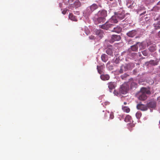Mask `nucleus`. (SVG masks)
<instances>
[{
  "mask_svg": "<svg viewBox=\"0 0 160 160\" xmlns=\"http://www.w3.org/2000/svg\"><path fill=\"white\" fill-rule=\"evenodd\" d=\"M129 75L128 74L124 73V74L122 75L121 76V77L122 79L125 80L126 78Z\"/></svg>",
  "mask_w": 160,
  "mask_h": 160,
  "instance_id": "nucleus-32",
  "label": "nucleus"
},
{
  "mask_svg": "<svg viewBox=\"0 0 160 160\" xmlns=\"http://www.w3.org/2000/svg\"><path fill=\"white\" fill-rule=\"evenodd\" d=\"M151 92L145 88H142L136 94V97L140 101H144L147 98L146 94H150Z\"/></svg>",
  "mask_w": 160,
  "mask_h": 160,
  "instance_id": "nucleus-1",
  "label": "nucleus"
},
{
  "mask_svg": "<svg viewBox=\"0 0 160 160\" xmlns=\"http://www.w3.org/2000/svg\"><path fill=\"white\" fill-rule=\"evenodd\" d=\"M159 124H160V121H159Z\"/></svg>",
  "mask_w": 160,
  "mask_h": 160,
  "instance_id": "nucleus-44",
  "label": "nucleus"
},
{
  "mask_svg": "<svg viewBox=\"0 0 160 160\" xmlns=\"http://www.w3.org/2000/svg\"><path fill=\"white\" fill-rule=\"evenodd\" d=\"M137 30H133L127 32V35L129 37L132 38L137 34Z\"/></svg>",
  "mask_w": 160,
  "mask_h": 160,
  "instance_id": "nucleus-8",
  "label": "nucleus"
},
{
  "mask_svg": "<svg viewBox=\"0 0 160 160\" xmlns=\"http://www.w3.org/2000/svg\"><path fill=\"white\" fill-rule=\"evenodd\" d=\"M122 108L124 112L127 113L129 112L130 111V108L127 107L122 106Z\"/></svg>",
  "mask_w": 160,
  "mask_h": 160,
  "instance_id": "nucleus-28",
  "label": "nucleus"
},
{
  "mask_svg": "<svg viewBox=\"0 0 160 160\" xmlns=\"http://www.w3.org/2000/svg\"><path fill=\"white\" fill-rule=\"evenodd\" d=\"M138 45H139V47H140L141 46H142V43H140V42H137L136 44L132 46L131 47V50L132 51H134V52L137 51L138 48Z\"/></svg>",
  "mask_w": 160,
  "mask_h": 160,
  "instance_id": "nucleus-7",
  "label": "nucleus"
},
{
  "mask_svg": "<svg viewBox=\"0 0 160 160\" xmlns=\"http://www.w3.org/2000/svg\"><path fill=\"white\" fill-rule=\"evenodd\" d=\"M158 36L159 38H160V31L158 33Z\"/></svg>",
  "mask_w": 160,
  "mask_h": 160,
  "instance_id": "nucleus-38",
  "label": "nucleus"
},
{
  "mask_svg": "<svg viewBox=\"0 0 160 160\" xmlns=\"http://www.w3.org/2000/svg\"><path fill=\"white\" fill-rule=\"evenodd\" d=\"M72 5H73V7L76 8L80 6L81 3L79 0H75Z\"/></svg>",
  "mask_w": 160,
  "mask_h": 160,
  "instance_id": "nucleus-22",
  "label": "nucleus"
},
{
  "mask_svg": "<svg viewBox=\"0 0 160 160\" xmlns=\"http://www.w3.org/2000/svg\"><path fill=\"white\" fill-rule=\"evenodd\" d=\"M97 15L98 17L105 18L107 16V11L105 10L99 11L97 13Z\"/></svg>",
  "mask_w": 160,
  "mask_h": 160,
  "instance_id": "nucleus-4",
  "label": "nucleus"
},
{
  "mask_svg": "<svg viewBox=\"0 0 160 160\" xmlns=\"http://www.w3.org/2000/svg\"><path fill=\"white\" fill-rule=\"evenodd\" d=\"M117 16H113L109 19V22L112 23H116L118 22Z\"/></svg>",
  "mask_w": 160,
  "mask_h": 160,
  "instance_id": "nucleus-20",
  "label": "nucleus"
},
{
  "mask_svg": "<svg viewBox=\"0 0 160 160\" xmlns=\"http://www.w3.org/2000/svg\"><path fill=\"white\" fill-rule=\"evenodd\" d=\"M137 108L138 109L142 111H146L148 109L147 105L141 103L138 104L137 106Z\"/></svg>",
  "mask_w": 160,
  "mask_h": 160,
  "instance_id": "nucleus-6",
  "label": "nucleus"
},
{
  "mask_svg": "<svg viewBox=\"0 0 160 160\" xmlns=\"http://www.w3.org/2000/svg\"><path fill=\"white\" fill-rule=\"evenodd\" d=\"M69 18L72 21H77V19L76 17L73 15L72 13H70L69 16Z\"/></svg>",
  "mask_w": 160,
  "mask_h": 160,
  "instance_id": "nucleus-25",
  "label": "nucleus"
},
{
  "mask_svg": "<svg viewBox=\"0 0 160 160\" xmlns=\"http://www.w3.org/2000/svg\"><path fill=\"white\" fill-rule=\"evenodd\" d=\"M148 108H155L156 106V102L154 101H150L147 104Z\"/></svg>",
  "mask_w": 160,
  "mask_h": 160,
  "instance_id": "nucleus-9",
  "label": "nucleus"
},
{
  "mask_svg": "<svg viewBox=\"0 0 160 160\" xmlns=\"http://www.w3.org/2000/svg\"><path fill=\"white\" fill-rule=\"evenodd\" d=\"M142 52V54L144 56H147L148 55V51L146 50H143Z\"/></svg>",
  "mask_w": 160,
  "mask_h": 160,
  "instance_id": "nucleus-33",
  "label": "nucleus"
},
{
  "mask_svg": "<svg viewBox=\"0 0 160 160\" xmlns=\"http://www.w3.org/2000/svg\"><path fill=\"white\" fill-rule=\"evenodd\" d=\"M122 28L120 26H117L113 28V30L112 31L118 33L122 31Z\"/></svg>",
  "mask_w": 160,
  "mask_h": 160,
  "instance_id": "nucleus-21",
  "label": "nucleus"
},
{
  "mask_svg": "<svg viewBox=\"0 0 160 160\" xmlns=\"http://www.w3.org/2000/svg\"><path fill=\"white\" fill-rule=\"evenodd\" d=\"M119 62V61L118 60L117 58L115 61V63H118Z\"/></svg>",
  "mask_w": 160,
  "mask_h": 160,
  "instance_id": "nucleus-37",
  "label": "nucleus"
},
{
  "mask_svg": "<svg viewBox=\"0 0 160 160\" xmlns=\"http://www.w3.org/2000/svg\"><path fill=\"white\" fill-rule=\"evenodd\" d=\"M137 86V83L134 82H132L131 84V87L132 89H133L134 88H136Z\"/></svg>",
  "mask_w": 160,
  "mask_h": 160,
  "instance_id": "nucleus-30",
  "label": "nucleus"
},
{
  "mask_svg": "<svg viewBox=\"0 0 160 160\" xmlns=\"http://www.w3.org/2000/svg\"><path fill=\"white\" fill-rule=\"evenodd\" d=\"M115 92H116V91H115V90H114V93H115Z\"/></svg>",
  "mask_w": 160,
  "mask_h": 160,
  "instance_id": "nucleus-43",
  "label": "nucleus"
},
{
  "mask_svg": "<svg viewBox=\"0 0 160 160\" xmlns=\"http://www.w3.org/2000/svg\"><path fill=\"white\" fill-rule=\"evenodd\" d=\"M67 11V10H64L62 11V12L63 14H65L66 13Z\"/></svg>",
  "mask_w": 160,
  "mask_h": 160,
  "instance_id": "nucleus-36",
  "label": "nucleus"
},
{
  "mask_svg": "<svg viewBox=\"0 0 160 160\" xmlns=\"http://www.w3.org/2000/svg\"><path fill=\"white\" fill-rule=\"evenodd\" d=\"M129 89V85L127 83H124L122 84L119 88V92L122 94H126Z\"/></svg>",
  "mask_w": 160,
  "mask_h": 160,
  "instance_id": "nucleus-2",
  "label": "nucleus"
},
{
  "mask_svg": "<svg viewBox=\"0 0 160 160\" xmlns=\"http://www.w3.org/2000/svg\"><path fill=\"white\" fill-rule=\"evenodd\" d=\"M114 26V24L109 23L108 22H106L105 23L100 25L99 27L102 29L108 30L110 28H112Z\"/></svg>",
  "mask_w": 160,
  "mask_h": 160,
  "instance_id": "nucleus-3",
  "label": "nucleus"
},
{
  "mask_svg": "<svg viewBox=\"0 0 160 160\" xmlns=\"http://www.w3.org/2000/svg\"><path fill=\"white\" fill-rule=\"evenodd\" d=\"M148 49L150 52H153L156 50V46L155 44L151 45L149 47Z\"/></svg>",
  "mask_w": 160,
  "mask_h": 160,
  "instance_id": "nucleus-23",
  "label": "nucleus"
},
{
  "mask_svg": "<svg viewBox=\"0 0 160 160\" xmlns=\"http://www.w3.org/2000/svg\"><path fill=\"white\" fill-rule=\"evenodd\" d=\"M100 78L102 80L106 81L109 79L110 76L108 74H102L100 76Z\"/></svg>",
  "mask_w": 160,
  "mask_h": 160,
  "instance_id": "nucleus-17",
  "label": "nucleus"
},
{
  "mask_svg": "<svg viewBox=\"0 0 160 160\" xmlns=\"http://www.w3.org/2000/svg\"><path fill=\"white\" fill-rule=\"evenodd\" d=\"M129 65L127 64H125L122 65L120 68V69L119 71L120 73H122L124 72H125L128 70L129 68Z\"/></svg>",
  "mask_w": 160,
  "mask_h": 160,
  "instance_id": "nucleus-5",
  "label": "nucleus"
},
{
  "mask_svg": "<svg viewBox=\"0 0 160 160\" xmlns=\"http://www.w3.org/2000/svg\"><path fill=\"white\" fill-rule=\"evenodd\" d=\"M158 61L157 60H151L149 62H147L148 64H150L153 66L157 65L158 64Z\"/></svg>",
  "mask_w": 160,
  "mask_h": 160,
  "instance_id": "nucleus-24",
  "label": "nucleus"
},
{
  "mask_svg": "<svg viewBox=\"0 0 160 160\" xmlns=\"http://www.w3.org/2000/svg\"><path fill=\"white\" fill-rule=\"evenodd\" d=\"M105 21V18L99 17L96 19V21L98 23H102L104 22Z\"/></svg>",
  "mask_w": 160,
  "mask_h": 160,
  "instance_id": "nucleus-18",
  "label": "nucleus"
},
{
  "mask_svg": "<svg viewBox=\"0 0 160 160\" xmlns=\"http://www.w3.org/2000/svg\"><path fill=\"white\" fill-rule=\"evenodd\" d=\"M106 114H105V118H106Z\"/></svg>",
  "mask_w": 160,
  "mask_h": 160,
  "instance_id": "nucleus-40",
  "label": "nucleus"
},
{
  "mask_svg": "<svg viewBox=\"0 0 160 160\" xmlns=\"http://www.w3.org/2000/svg\"><path fill=\"white\" fill-rule=\"evenodd\" d=\"M96 34L98 35L101 38L103 37V31L101 29H96L94 31Z\"/></svg>",
  "mask_w": 160,
  "mask_h": 160,
  "instance_id": "nucleus-11",
  "label": "nucleus"
},
{
  "mask_svg": "<svg viewBox=\"0 0 160 160\" xmlns=\"http://www.w3.org/2000/svg\"><path fill=\"white\" fill-rule=\"evenodd\" d=\"M132 118L131 116L129 115H127L124 119V121L126 122H131Z\"/></svg>",
  "mask_w": 160,
  "mask_h": 160,
  "instance_id": "nucleus-26",
  "label": "nucleus"
},
{
  "mask_svg": "<svg viewBox=\"0 0 160 160\" xmlns=\"http://www.w3.org/2000/svg\"><path fill=\"white\" fill-rule=\"evenodd\" d=\"M98 8V6L96 4L94 3L89 7L91 12H92L95 10L97 9Z\"/></svg>",
  "mask_w": 160,
  "mask_h": 160,
  "instance_id": "nucleus-16",
  "label": "nucleus"
},
{
  "mask_svg": "<svg viewBox=\"0 0 160 160\" xmlns=\"http://www.w3.org/2000/svg\"><path fill=\"white\" fill-rule=\"evenodd\" d=\"M108 87L110 92H112V90L115 88L116 86V83L115 82H110L108 83Z\"/></svg>",
  "mask_w": 160,
  "mask_h": 160,
  "instance_id": "nucleus-12",
  "label": "nucleus"
},
{
  "mask_svg": "<svg viewBox=\"0 0 160 160\" xmlns=\"http://www.w3.org/2000/svg\"><path fill=\"white\" fill-rule=\"evenodd\" d=\"M127 104V103L126 102H124V105H126V104Z\"/></svg>",
  "mask_w": 160,
  "mask_h": 160,
  "instance_id": "nucleus-39",
  "label": "nucleus"
},
{
  "mask_svg": "<svg viewBox=\"0 0 160 160\" xmlns=\"http://www.w3.org/2000/svg\"><path fill=\"white\" fill-rule=\"evenodd\" d=\"M114 117L113 113L111 112L110 114V118L111 119H113Z\"/></svg>",
  "mask_w": 160,
  "mask_h": 160,
  "instance_id": "nucleus-35",
  "label": "nucleus"
},
{
  "mask_svg": "<svg viewBox=\"0 0 160 160\" xmlns=\"http://www.w3.org/2000/svg\"><path fill=\"white\" fill-rule=\"evenodd\" d=\"M154 28L155 30H158L160 29V25H159L157 23H154L153 24Z\"/></svg>",
  "mask_w": 160,
  "mask_h": 160,
  "instance_id": "nucleus-29",
  "label": "nucleus"
},
{
  "mask_svg": "<svg viewBox=\"0 0 160 160\" xmlns=\"http://www.w3.org/2000/svg\"><path fill=\"white\" fill-rule=\"evenodd\" d=\"M75 0H68V2L69 4L72 5Z\"/></svg>",
  "mask_w": 160,
  "mask_h": 160,
  "instance_id": "nucleus-34",
  "label": "nucleus"
},
{
  "mask_svg": "<svg viewBox=\"0 0 160 160\" xmlns=\"http://www.w3.org/2000/svg\"><path fill=\"white\" fill-rule=\"evenodd\" d=\"M110 1H112L113 0H109Z\"/></svg>",
  "mask_w": 160,
  "mask_h": 160,
  "instance_id": "nucleus-42",
  "label": "nucleus"
},
{
  "mask_svg": "<svg viewBox=\"0 0 160 160\" xmlns=\"http://www.w3.org/2000/svg\"><path fill=\"white\" fill-rule=\"evenodd\" d=\"M106 53L108 55L111 56H113V53L112 51V48L111 46L110 48H108L106 49Z\"/></svg>",
  "mask_w": 160,
  "mask_h": 160,
  "instance_id": "nucleus-15",
  "label": "nucleus"
},
{
  "mask_svg": "<svg viewBox=\"0 0 160 160\" xmlns=\"http://www.w3.org/2000/svg\"><path fill=\"white\" fill-rule=\"evenodd\" d=\"M142 116L141 112H138L136 114V116L137 118L139 119Z\"/></svg>",
  "mask_w": 160,
  "mask_h": 160,
  "instance_id": "nucleus-31",
  "label": "nucleus"
},
{
  "mask_svg": "<svg viewBox=\"0 0 160 160\" xmlns=\"http://www.w3.org/2000/svg\"><path fill=\"white\" fill-rule=\"evenodd\" d=\"M121 38L120 36L113 35L112 36L111 41L113 42L115 41H118L121 39Z\"/></svg>",
  "mask_w": 160,
  "mask_h": 160,
  "instance_id": "nucleus-10",
  "label": "nucleus"
},
{
  "mask_svg": "<svg viewBox=\"0 0 160 160\" xmlns=\"http://www.w3.org/2000/svg\"><path fill=\"white\" fill-rule=\"evenodd\" d=\"M102 60L104 62H106L108 60V56L105 54H103L101 56Z\"/></svg>",
  "mask_w": 160,
  "mask_h": 160,
  "instance_id": "nucleus-19",
  "label": "nucleus"
},
{
  "mask_svg": "<svg viewBox=\"0 0 160 160\" xmlns=\"http://www.w3.org/2000/svg\"><path fill=\"white\" fill-rule=\"evenodd\" d=\"M154 19L155 21H157V23L160 25V16L155 15Z\"/></svg>",
  "mask_w": 160,
  "mask_h": 160,
  "instance_id": "nucleus-27",
  "label": "nucleus"
},
{
  "mask_svg": "<svg viewBox=\"0 0 160 160\" xmlns=\"http://www.w3.org/2000/svg\"><path fill=\"white\" fill-rule=\"evenodd\" d=\"M104 68V65H102L100 66H97V69L98 72L100 74H102L104 73L103 69Z\"/></svg>",
  "mask_w": 160,
  "mask_h": 160,
  "instance_id": "nucleus-13",
  "label": "nucleus"
},
{
  "mask_svg": "<svg viewBox=\"0 0 160 160\" xmlns=\"http://www.w3.org/2000/svg\"><path fill=\"white\" fill-rule=\"evenodd\" d=\"M118 20H122L125 17V15L123 12H119L116 15Z\"/></svg>",
  "mask_w": 160,
  "mask_h": 160,
  "instance_id": "nucleus-14",
  "label": "nucleus"
},
{
  "mask_svg": "<svg viewBox=\"0 0 160 160\" xmlns=\"http://www.w3.org/2000/svg\"><path fill=\"white\" fill-rule=\"evenodd\" d=\"M94 36H92V38H94Z\"/></svg>",
  "mask_w": 160,
  "mask_h": 160,
  "instance_id": "nucleus-41",
  "label": "nucleus"
}]
</instances>
